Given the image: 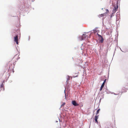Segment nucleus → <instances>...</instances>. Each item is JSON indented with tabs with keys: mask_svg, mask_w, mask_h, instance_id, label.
Listing matches in <instances>:
<instances>
[{
	"mask_svg": "<svg viewBox=\"0 0 128 128\" xmlns=\"http://www.w3.org/2000/svg\"><path fill=\"white\" fill-rule=\"evenodd\" d=\"M114 14H112H112L110 15V18H112V17L113 16H114Z\"/></svg>",
	"mask_w": 128,
	"mask_h": 128,
	"instance_id": "f3484780",
	"label": "nucleus"
},
{
	"mask_svg": "<svg viewBox=\"0 0 128 128\" xmlns=\"http://www.w3.org/2000/svg\"><path fill=\"white\" fill-rule=\"evenodd\" d=\"M58 119H59V121H60V119H59V118H58Z\"/></svg>",
	"mask_w": 128,
	"mask_h": 128,
	"instance_id": "2f4dec72",
	"label": "nucleus"
},
{
	"mask_svg": "<svg viewBox=\"0 0 128 128\" xmlns=\"http://www.w3.org/2000/svg\"><path fill=\"white\" fill-rule=\"evenodd\" d=\"M20 58V57H19V58Z\"/></svg>",
	"mask_w": 128,
	"mask_h": 128,
	"instance_id": "e433bc0d",
	"label": "nucleus"
},
{
	"mask_svg": "<svg viewBox=\"0 0 128 128\" xmlns=\"http://www.w3.org/2000/svg\"><path fill=\"white\" fill-rule=\"evenodd\" d=\"M78 76V74H77V75L76 76V75H74L73 76H72V77L73 78H75V77H77Z\"/></svg>",
	"mask_w": 128,
	"mask_h": 128,
	"instance_id": "dca6fc26",
	"label": "nucleus"
},
{
	"mask_svg": "<svg viewBox=\"0 0 128 128\" xmlns=\"http://www.w3.org/2000/svg\"><path fill=\"white\" fill-rule=\"evenodd\" d=\"M120 93H119L118 94H119Z\"/></svg>",
	"mask_w": 128,
	"mask_h": 128,
	"instance_id": "4c0bfd02",
	"label": "nucleus"
},
{
	"mask_svg": "<svg viewBox=\"0 0 128 128\" xmlns=\"http://www.w3.org/2000/svg\"><path fill=\"white\" fill-rule=\"evenodd\" d=\"M100 109H98L97 111V112H96V115H97V114H98L99 112L100 111Z\"/></svg>",
	"mask_w": 128,
	"mask_h": 128,
	"instance_id": "f8f14e48",
	"label": "nucleus"
},
{
	"mask_svg": "<svg viewBox=\"0 0 128 128\" xmlns=\"http://www.w3.org/2000/svg\"><path fill=\"white\" fill-rule=\"evenodd\" d=\"M72 104L74 106H77L79 105V104H77L75 100L72 101Z\"/></svg>",
	"mask_w": 128,
	"mask_h": 128,
	"instance_id": "7ed1b4c3",
	"label": "nucleus"
},
{
	"mask_svg": "<svg viewBox=\"0 0 128 128\" xmlns=\"http://www.w3.org/2000/svg\"><path fill=\"white\" fill-rule=\"evenodd\" d=\"M4 81H3L0 84V88H2V87L3 88L4 86Z\"/></svg>",
	"mask_w": 128,
	"mask_h": 128,
	"instance_id": "6e6552de",
	"label": "nucleus"
},
{
	"mask_svg": "<svg viewBox=\"0 0 128 128\" xmlns=\"http://www.w3.org/2000/svg\"><path fill=\"white\" fill-rule=\"evenodd\" d=\"M114 94L115 95H116V94H115L114 93Z\"/></svg>",
	"mask_w": 128,
	"mask_h": 128,
	"instance_id": "72a5a7b5",
	"label": "nucleus"
},
{
	"mask_svg": "<svg viewBox=\"0 0 128 128\" xmlns=\"http://www.w3.org/2000/svg\"><path fill=\"white\" fill-rule=\"evenodd\" d=\"M116 50V48H115V50Z\"/></svg>",
	"mask_w": 128,
	"mask_h": 128,
	"instance_id": "c9c22d12",
	"label": "nucleus"
},
{
	"mask_svg": "<svg viewBox=\"0 0 128 128\" xmlns=\"http://www.w3.org/2000/svg\"><path fill=\"white\" fill-rule=\"evenodd\" d=\"M65 104V103H64L63 104H62V105H61V106H63Z\"/></svg>",
	"mask_w": 128,
	"mask_h": 128,
	"instance_id": "aec40b11",
	"label": "nucleus"
},
{
	"mask_svg": "<svg viewBox=\"0 0 128 128\" xmlns=\"http://www.w3.org/2000/svg\"><path fill=\"white\" fill-rule=\"evenodd\" d=\"M35 0H32V2H34Z\"/></svg>",
	"mask_w": 128,
	"mask_h": 128,
	"instance_id": "c85d7f7f",
	"label": "nucleus"
},
{
	"mask_svg": "<svg viewBox=\"0 0 128 128\" xmlns=\"http://www.w3.org/2000/svg\"><path fill=\"white\" fill-rule=\"evenodd\" d=\"M56 122H58V121H56Z\"/></svg>",
	"mask_w": 128,
	"mask_h": 128,
	"instance_id": "cd10ccee",
	"label": "nucleus"
},
{
	"mask_svg": "<svg viewBox=\"0 0 128 128\" xmlns=\"http://www.w3.org/2000/svg\"><path fill=\"white\" fill-rule=\"evenodd\" d=\"M106 12H109L108 10V9H106Z\"/></svg>",
	"mask_w": 128,
	"mask_h": 128,
	"instance_id": "a211bd4d",
	"label": "nucleus"
},
{
	"mask_svg": "<svg viewBox=\"0 0 128 128\" xmlns=\"http://www.w3.org/2000/svg\"><path fill=\"white\" fill-rule=\"evenodd\" d=\"M70 76H69L68 75L66 76V86L67 87H65V88H68V81L70 80Z\"/></svg>",
	"mask_w": 128,
	"mask_h": 128,
	"instance_id": "f257e3e1",
	"label": "nucleus"
},
{
	"mask_svg": "<svg viewBox=\"0 0 128 128\" xmlns=\"http://www.w3.org/2000/svg\"><path fill=\"white\" fill-rule=\"evenodd\" d=\"M103 8H102V10H103Z\"/></svg>",
	"mask_w": 128,
	"mask_h": 128,
	"instance_id": "473e14b6",
	"label": "nucleus"
},
{
	"mask_svg": "<svg viewBox=\"0 0 128 128\" xmlns=\"http://www.w3.org/2000/svg\"><path fill=\"white\" fill-rule=\"evenodd\" d=\"M103 20H104V18H103Z\"/></svg>",
	"mask_w": 128,
	"mask_h": 128,
	"instance_id": "f704fd0d",
	"label": "nucleus"
},
{
	"mask_svg": "<svg viewBox=\"0 0 128 128\" xmlns=\"http://www.w3.org/2000/svg\"><path fill=\"white\" fill-rule=\"evenodd\" d=\"M99 42L101 43H102L103 42V41L104 40V39L102 37L101 38H100L99 39Z\"/></svg>",
	"mask_w": 128,
	"mask_h": 128,
	"instance_id": "423d86ee",
	"label": "nucleus"
},
{
	"mask_svg": "<svg viewBox=\"0 0 128 128\" xmlns=\"http://www.w3.org/2000/svg\"><path fill=\"white\" fill-rule=\"evenodd\" d=\"M97 34L99 38H101L102 37V36L101 35L99 34L98 33H97Z\"/></svg>",
	"mask_w": 128,
	"mask_h": 128,
	"instance_id": "ddd939ff",
	"label": "nucleus"
},
{
	"mask_svg": "<svg viewBox=\"0 0 128 128\" xmlns=\"http://www.w3.org/2000/svg\"><path fill=\"white\" fill-rule=\"evenodd\" d=\"M18 37L17 35H16L14 37V42H16L18 41Z\"/></svg>",
	"mask_w": 128,
	"mask_h": 128,
	"instance_id": "0eeeda50",
	"label": "nucleus"
},
{
	"mask_svg": "<svg viewBox=\"0 0 128 128\" xmlns=\"http://www.w3.org/2000/svg\"><path fill=\"white\" fill-rule=\"evenodd\" d=\"M30 36H29L28 37V40L29 41L30 40Z\"/></svg>",
	"mask_w": 128,
	"mask_h": 128,
	"instance_id": "4be33fe9",
	"label": "nucleus"
},
{
	"mask_svg": "<svg viewBox=\"0 0 128 128\" xmlns=\"http://www.w3.org/2000/svg\"><path fill=\"white\" fill-rule=\"evenodd\" d=\"M115 52V51H114V54Z\"/></svg>",
	"mask_w": 128,
	"mask_h": 128,
	"instance_id": "bb28decb",
	"label": "nucleus"
},
{
	"mask_svg": "<svg viewBox=\"0 0 128 128\" xmlns=\"http://www.w3.org/2000/svg\"><path fill=\"white\" fill-rule=\"evenodd\" d=\"M16 42V44H18V41H16V42Z\"/></svg>",
	"mask_w": 128,
	"mask_h": 128,
	"instance_id": "6ab92c4d",
	"label": "nucleus"
},
{
	"mask_svg": "<svg viewBox=\"0 0 128 128\" xmlns=\"http://www.w3.org/2000/svg\"><path fill=\"white\" fill-rule=\"evenodd\" d=\"M117 10H112V14H114L116 12Z\"/></svg>",
	"mask_w": 128,
	"mask_h": 128,
	"instance_id": "9b49d317",
	"label": "nucleus"
},
{
	"mask_svg": "<svg viewBox=\"0 0 128 128\" xmlns=\"http://www.w3.org/2000/svg\"><path fill=\"white\" fill-rule=\"evenodd\" d=\"M104 89H105L106 90V88H104Z\"/></svg>",
	"mask_w": 128,
	"mask_h": 128,
	"instance_id": "c756f323",
	"label": "nucleus"
},
{
	"mask_svg": "<svg viewBox=\"0 0 128 128\" xmlns=\"http://www.w3.org/2000/svg\"><path fill=\"white\" fill-rule=\"evenodd\" d=\"M106 92L107 93H111L110 92H108L107 91H106Z\"/></svg>",
	"mask_w": 128,
	"mask_h": 128,
	"instance_id": "393cba45",
	"label": "nucleus"
},
{
	"mask_svg": "<svg viewBox=\"0 0 128 128\" xmlns=\"http://www.w3.org/2000/svg\"><path fill=\"white\" fill-rule=\"evenodd\" d=\"M106 79H105L104 80L103 82V83L102 84L100 88H103L104 87V85L105 84L106 82Z\"/></svg>",
	"mask_w": 128,
	"mask_h": 128,
	"instance_id": "39448f33",
	"label": "nucleus"
},
{
	"mask_svg": "<svg viewBox=\"0 0 128 128\" xmlns=\"http://www.w3.org/2000/svg\"><path fill=\"white\" fill-rule=\"evenodd\" d=\"M118 8V1L116 2V6H114V8H113V10H117Z\"/></svg>",
	"mask_w": 128,
	"mask_h": 128,
	"instance_id": "20e7f679",
	"label": "nucleus"
},
{
	"mask_svg": "<svg viewBox=\"0 0 128 128\" xmlns=\"http://www.w3.org/2000/svg\"><path fill=\"white\" fill-rule=\"evenodd\" d=\"M93 30V31H94V32H95V31H96V29H94Z\"/></svg>",
	"mask_w": 128,
	"mask_h": 128,
	"instance_id": "b1692460",
	"label": "nucleus"
},
{
	"mask_svg": "<svg viewBox=\"0 0 128 128\" xmlns=\"http://www.w3.org/2000/svg\"><path fill=\"white\" fill-rule=\"evenodd\" d=\"M120 50L122 52H124L121 49V48H120Z\"/></svg>",
	"mask_w": 128,
	"mask_h": 128,
	"instance_id": "5701e85b",
	"label": "nucleus"
},
{
	"mask_svg": "<svg viewBox=\"0 0 128 128\" xmlns=\"http://www.w3.org/2000/svg\"><path fill=\"white\" fill-rule=\"evenodd\" d=\"M102 88H100V91H101L102 90Z\"/></svg>",
	"mask_w": 128,
	"mask_h": 128,
	"instance_id": "a878e982",
	"label": "nucleus"
},
{
	"mask_svg": "<svg viewBox=\"0 0 128 128\" xmlns=\"http://www.w3.org/2000/svg\"><path fill=\"white\" fill-rule=\"evenodd\" d=\"M105 14H101L99 16V17H102L103 16H105Z\"/></svg>",
	"mask_w": 128,
	"mask_h": 128,
	"instance_id": "9d476101",
	"label": "nucleus"
},
{
	"mask_svg": "<svg viewBox=\"0 0 128 128\" xmlns=\"http://www.w3.org/2000/svg\"><path fill=\"white\" fill-rule=\"evenodd\" d=\"M85 35V34H84L82 36H79L78 37V39L80 40H82L85 39L86 38V36H84Z\"/></svg>",
	"mask_w": 128,
	"mask_h": 128,
	"instance_id": "f03ea898",
	"label": "nucleus"
},
{
	"mask_svg": "<svg viewBox=\"0 0 128 128\" xmlns=\"http://www.w3.org/2000/svg\"><path fill=\"white\" fill-rule=\"evenodd\" d=\"M66 88H65V90H64V92L65 93V97L66 98V93H65V90H66Z\"/></svg>",
	"mask_w": 128,
	"mask_h": 128,
	"instance_id": "412c9836",
	"label": "nucleus"
},
{
	"mask_svg": "<svg viewBox=\"0 0 128 128\" xmlns=\"http://www.w3.org/2000/svg\"><path fill=\"white\" fill-rule=\"evenodd\" d=\"M98 116H95V120L96 122L97 123H98V122L97 120L98 118Z\"/></svg>",
	"mask_w": 128,
	"mask_h": 128,
	"instance_id": "1a4fd4ad",
	"label": "nucleus"
},
{
	"mask_svg": "<svg viewBox=\"0 0 128 128\" xmlns=\"http://www.w3.org/2000/svg\"><path fill=\"white\" fill-rule=\"evenodd\" d=\"M127 88H125L124 89H123L122 90V92H126V89Z\"/></svg>",
	"mask_w": 128,
	"mask_h": 128,
	"instance_id": "4468645a",
	"label": "nucleus"
},
{
	"mask_svg": "<svg viewBox=\"0 0 128 128\" xmlns=\"http://www.w3.org/2000/svg\"><path fill=\"white\" fill-rule=\"evenodd\" d=\"M3 90H4V88H3Z\"/></svg>",
	"mask_w": 128,
	"mask_h": 128,
	"instance_id": "7c9ffc66",
	"label": "nucleus"
},
{
	"mask_svg": "<svg viewBox=\"0 0 128 128\" xmlns=\"http://www.w3.org/2000/svg\"><path fill=\"white\" fill-rule=\"evenodd\" d=\"M78 76V74H77V75L76 76V75H74L73 76H72V77L73 78H75V77H77Z\"/></svg>",
	"mask_w": 128,
	"mask_h": 128,
	"instance_id": "2eb2a0df",
	"label": "nucleus"
}]
</instances>
